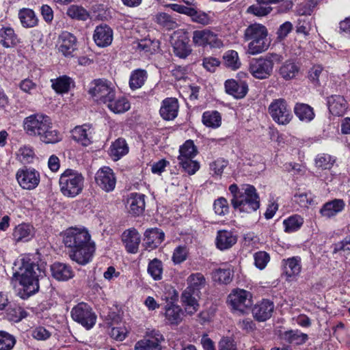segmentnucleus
<instances>
[{
    "label": "nucleus",
    "mask_w": 350,
    "mask_h": 350,
    "mask_svg": "<svg viewBox=\"0 0 350 350\" xmlns=\"http://www.w3.org/2000/svg\"><path fill=\"white\" fill-rule=\"evenodd\" d=\"M63 241L70 248L69 256L79 265H86L92 258L95 244L85 228L71 227L64 232Z\"/></svg>",
    "instance_id": "obj_1"
},
{
    "label": "nucleus",
    "mask_w": 350,
    "mask_h": 350,
    "mask_svg": "<svg viewBox=\"0 0 350 350\" xmlns=\"http://www.w3.org/2000/svg\"><path fill=\"white\" fill-rule=\"evenodd\" d=\"M24 129L31 136H38L46 144H55L62 140L59 132L53 129L51 118L43 114L31 115L24 120Z\"/></svg>",
    "instance_id": "obj_2"
},
{
    "label": "nucleus",
    "mask_w": 350,
    "mask_h": 350,
    "mask_svg": "<svg viewBox=\"0 0 350 350\" xmlns=\"http://www.w3.org/2000/svg\"><path fill=\"white\" fill-rule=\"evenodd\" d=\"M16 270L14 276L19 281L23 290L27 297L38 291V274L40 269L29 258H21L15 265Z\"/></svg>",
    "instance_id": "obj_3"
},
{
    "label": "nucleus",
    "mask_w": 350,
    "mask_h": 350,
    "mask_svg": "<svg viewBox=\"0 0 350 350\" xmlns=\"http://www.w3.org/2000/svg\"><path fill=\"white\" fill-rule=\"evenodd\" d=\"M268 31L265 26L259 23L249 25L244 31L245 41H250L247 53L254 55L266 51L270 46Z\"/></svg>",
    "instance_id": "obj_4"
},
{
    "label": "nucleus",
    "mask_w": 350,
    "mask_h": 350,
    "mask_svg": "<svg viewBox=\"0 0 350 350\" xmlns=\"http://www.w3.org/2000/svg\"><path fill=\"white\" fill-rule=\"evenodd\" d=\"M59 185L64 196L75 198L83 189L84 177L76 170L67 169L60 175Z\"/></svg>",
    "instance_id": "obj_5"
},
{
    "label": "nucleus",
    "mask_w": 350,
    "mask_h": 350,
    "mask_svg": "<svg viewBox=\"0 0 350 350\" xmlns=\"http://www.w3.org/2000/svg\"><path fill=\"white\" fill-rule=\"evenodd\" d=\"M282 59V56L276 53H268L264 57L253 58L250 62L249 71L256 79H267L272 74L274 64L280 62Z\"/></svg>",
    "instance_id": "obj_6"
},
{
    "label": "nucleus",
    "mask_w": 350,
    "mask_h": 350,
    "mask_svg": "<svg viewBox=\"0 0 350 350\" xmlns=\"http://www.w3.org/2000/svg\"><path fill=\"white\" fill-rule=\"evenodd\" d=\"M232 206L240 212L252 213L260 207L259 196L255 187L250 185H242L241 196L231 199Z\"/></svg>",
    "instance_id": "obj_7"
},
{
    "label": "nucleus",
    "mask_w": 350,
    "mask_h": 350,
    "mask_svg": "<svg viewBox=\"0 0 350 350\" xmlns=\"http://www.w3.org/2000/svg\"><path fill=\"white\" fill-rule=\"evenodd\" d=\"M198 150L192 140H187L179 148L178 161L179 165L189 175L194 174L199 169V163L193 160Z\"/></svg>",
    "instance_id": "obj_8"
},
{
    "label": "nucleus",
    "mask_w": 350,
    "mask_h": 350,
    "mask_svg": "<svg viewBox=\"0 0 350 350\" xmlns=\"http://www.w3.org/2000/svg\"><path fill=\"white\" fill-rule=\"evenodd\" d=\"M88 94L99 103L106 104L111 98H114L116 89L113 84L106 79H94L88 87Z\"/></svg>",
    "instance_id": "obj_9"
},
{
    "label": "nucleus",
    "mask_w": 350,
    "mask_h": 350,
    "mask_svg": "<svg viewBox=\"0 0 350 350\" xmlns=\"http://www.w3.org/2000/svg\"><path fill=\"white\" fill-rule=\"evenodd\" d=\"M231 309L241 314L247 312L253 304L252 294L243 289H235L228 297Z\"/></svg>",
    "instance_id": "obj_10"
},
{
    "label": "nucleus",
    "mask_w": 350,
    "mask_h": 350,
    "mask_svg": "<svg viewBox=\"0 0 350 350\" xmlns=\"http://www.w3.org/2000/svg\"><path fill=\"white\" fill-rule=\"evenodd\" d=\"M272 119L278 124L286 125L293 118L291 108L284 98L273 100L268 107Z\"/></svg>",
    "instance_id": "obj_11"
},
{
    "label": "nucleus",
    "mask_w": 350,
    "mask_h": 350,
    "mask_svg": "<svg viewBox=\"0 0 350 350\" xmlns=\"http://www.w3.org/2000/svg\"><path fill=\"white\" fill-rule=\"evenodd\" d=\"M72 319L80 323L87 329H90L95 325L96 315L92 308L87 304L81 302L75 306L71 310Z\"/></svg>",
    "instance_id": "obj_12"
},
{
    "label": "nucleus",
    "mask_w": 350,
    "mask_h": 350,
    "mask_svg": "<svg viewBox=\"0 0 350 350\" xmlns=\"http://www.w3.org/2000/svg\"><path fill=\"white\" fill-rule=\"evenodd\" d=\"M192 39L193 43L199 46H209L211 48L219 49L224 45L217 35L207 29L194 31Z\"/></svg>",
    "instance_id": "obj_13"
},
{
    "label": "nucleus",
    "mask_w": 350,
    "mask_h": 350,
    "mask_svg": "<svg viewBox=\"0 0 350 350\" xmlns=\"http://www.w3.org/2000/svg\"><path fill=\"white\" fill-rule=\"evenodd\" d=\"M95 182L98 187L105 192H111L116 188V177L112 169L104 166L95 174Z\"/></svg>",
    "instance_id": "obj_14"
},
{
    "label": "nucleus",
    "mask_w": 350,
    "mask_h": 350,
    "mask_svg": "<svg viewBox=\"0 0 350 350\" xmlns=\"http://www.w3.org/2000/svg\"><path fill=\"white\" fill-rule=\"evenodd\" d=\"M16 176L18 184L24 189H33L40 183V173L31 167L18 170Z\"/></svg>",
    "instance_id": "obj_15"
},
{
    "label": "nucleus",
    "mask_w": 350,
    "mask_h": 350,
    "mask_svg": "<svg viewBox=\"0 0 350 350\" xmlns=\"http://www.w3.org/2000/svg\"><path fill=\"white\" fill-rule=\"evenodd\" d=\"M164 340V336L159 331L152 329L147 332V338L135 343L134 350H160L161 343Z\"/></svg>",
    "instance_id": "obj_16"
},
{
    "label": "nucleus",
    "mask_w": 350,
    "mask_h": 350,
    "mask_svg": "<svg viewBox=\"0 0 350 350\" xmlns=\"http://www.w3.org/2000/svg\"><path fill=\"white\" fill-rule=\"evenodd\" d=\"M58 50L65 57H72L73 53L77 49L76 37L68 31H62L58 38Z\"/></svg>",
    "instance_id": "obj_17"
},
{
    "label": "nucleus",
    "mask_w": 350,
    "mask_h": 350,
    "mask_svg": "<svg viewBox=\"0 0 350 350\" xmlns=\"http://www.w3.org/2000/svg\"><path fill=\"white\" fill-rule=\"evenodd\" d=\"M274 311V304L269 299H262L257 303L252 309L254 319L258 322H264L269 319Z\"/></svg>",
    "instance_id": "obj_18"
},
{
    "label": "nucleus",
    "mask_w": 350,
    "mask_h": 350,
    "mask_svg": "<svg viewBox=\"0 0 350 350\" xmlns=\"http://www.w3.org/2000/svg\"><path fill=\"white\" fill-rule=\"evenodd\" d=\"M200 292L193 288H186L181 295V301L185 308V312L192 315L196 312L199 308L198 298L200 297Z\"/></svg>",
    "instance_id": "obj_19"
},
{
    "label": "nucleus",
    "mask_w": 350,
    "mask_h": 350,
    "mask_svg": "<svg viewBox=\"0 0 350 350\" xmlns=\"http://www.w3.org/2000/svg\"><path fill=\"white\" fill-rule=\"evenodd\" d=\"M145 195L131 193L126 200V207L130 214L134 216L142 215L145 209Z\"/></svg>",
    "instance_id": "obj_20"
},
{
    "label": "nucleus",
    "mask_w": 350,
    "mask_h": 350,
    "mask_svg": "<svg viewBox=\"0 0 350 350\" xmlns=\"http://www.w3.org/2000/svg\"><path fill=\"white\" fill-rule=\"evenodd\" d=\"M93 38L97 46L106 47L112 42L113 31L106 25L98 26L94 30Z\"/></svg>",
    "instance_id": "obj_21"
},
{
    "label": "nucleus",
    "mask_w": 350,
    "mask_h": 350,
    "mask_svg": "<svg viewBox=\"0 0 350 350\" xmlns=\"http://www.w3.org/2000/svg\"><path fill=\"white\" fill-rule=\"evenodd\" d=\"M122 240L128 252L131 254L137 252L141 238L137 230L131 228L125 230L122 235Z\"/></svg>",
    "instance_id": "obj_22"
},
{
    "label": "nucleus",
    "mask_w": 350,
    "mask_h": 350,
    "mask_svg": "<svg viewBox=\"0 0 350 350\" xmlns=\"http://www.w3.org/2000/svg\"><path fill=\"white\" fill-rule=\"evenodd\" d=\"M178 102L175 98H167L162 102L160 115L165 120H174L178 115Z\"/></svg>",
    "instance_id": "obj_23"
},
{
    "label": "nucleus",
    "mask_w": 350,
    "mask_h": 350,
    "mask_svg": "<svg viewBox=\"0 0 350 350\" xmlns=\"http://www.w3.org/2000/svg\"><path fill=\"white\" fill-rule=\"evenodd\" d=\"M345 206V203L342 199H334L325 203L319 211V213L323 217L330 219L342 212Z\"/></svg>",
    "instance_id": "obj_24"
},
{
    "label": "nucleus",
    "mask_w": 350,
    "mask_h": 350,
    "mask_svg": "<svg viewBox=\"0 0 350 350\" xmlns=\"http://www.w3.org/2000/svg\"><path fill=\"white\" fill-rule=\"evenodd\" d=\"M327 106L329 113L335 116H342L345 112L347 101L340 95H332L327 98Z\"/></svg>",
    "instance_id": "obj_25"
},
{
    "label": "nucleus",
    "mask_w": 350,
    "mask_h": 350,
    "mask_svg": "<svg viewBox=\"0 0 350 350\" xmlns=\"http://www.w3.org/2000/svg\"><path fill=\"white\" fill-rule=\"evenodd\" d=\"M237 241V236L228 230H219L216 237V246L220 250L232 247Z\"/></svg>",
    "instance_id": "obj_26"
},
{
    "label": "nucleus",
    "mask_w": 350,
    "mask_h": 350,
    "mask_svg": "<svg viewBox=\"0 0 350 350\" xmlns=\"http://www.w3.org/2000/svg\"><path fill=\"white\" fill-rule=\"evenodd\" d=\"M226 92L236 98H243L247 92V85L245 82H237L234 79H229L225 82Z\"/></svg>",
    "instance_id": "obj_27"
},
{
    "label": "nucleus",
    "mask_w": 350,
    "mask_h": 350,
    "mask_svg": "<svg viewBox=\"0 0 350 350\" xmlns=\"http://www.w3.org/2000/svg\"><path fill=\"white\" fill-rule=\"evenodd\" d=\"M145 244L150 250L157 248L164 240L165 234L159 228L148 229L145 232Z\"/></svg>",
    "instance_id": "obj_28"
},
{
    "label": "nucleus",
    "mask_w": 350,
    "mask_h": 350,
    "mask_svg": "<svg viewBox=\"0 0 350 350\" xmlns=\"http://www.w3.org/2000/svg\"><path fill=\"white\" fill-rule=\"evenodd\" d=\"M52 275L59 281H66L74 275L71 267L64 263L55 262L51 267Z\"/></svg>",
    "instance_id": "obj_29"
},
{
    "label": "nucleus",
    "mask_w": 350,
    "mask_h": 350,
    "mask_svg": "<svg viewBox=\"0 0 350 350\" xmlns=\"http://www.w3.org/2000/svg\"><path fill=\"white\" fill-rule=\"evenodd\" d=\"M72 136L74 140L85 146L92 142V131L88 125L76 126L72 131Z\"/></svg>",
    "instance_id": "obj_30"
},
{
    "label": "nucleus",
    "mask_w": 350,
    "mask_h": 350,
    "mask_svg": "<svg viewBox=\"0 0 350 350\" xmlns=\"http://www.w3.org/2000/svg\"><path fill=\"white\" fill-rule=\"evenodd\" d=\"M282 266L284 273L288 278L297 276L301 269V258L296 256L283 260Z\"/></svg>",
    "instance_id": "obj_31"
},
{
    "label": "nucleus",
    "mask_w": 350,
    "mask_h": 350,
    "mask_svg": "<svg viewBox=\"0 0 350 350\" xmlns=\"http://www.w3.org/2000/svg\"><path fill=\"white\" fill-rule=\"evenodd\" d=\"M18 18L25 28H32L38 25V18L35 12L29 8H22L18 11Z\"/></svg>",
    "instance_id": "obj_32"
},
{
    "label": "nucleus",
    "mask_w": 350,
    "mask_h": 350,
    "mask_svg": "<svg viewBox=\"0 0 350 350\" xmlns=\"http://www.w3.org/2000/svg\"><path fill=\"white\" fill-rule=\"evenodd\" d=\"M19 42L16 34L11 27L0 29V44L5 48L14 47Z\"/></svg>",
    "instance_id": "obj_33"
},
{
    "label": "nucleus",
    "mask_w": 350,
    "mask_h": 350,
    "mask_svg": "<svg viewBox=\"0 0 350 350\" xmlns=\"http://www.w3.org/2000/svg\"><path fill=\"white\" fill-rule=\"evenodd\" d=\"M33 236V228L27 224H21L15 227L13 232L14 239L16 242L28 241Z\"/></svg>",
    "instance_id": "obj_34"
},
{
    "label": "nucleus",
    "mask_w": 350,
    "mask_h": 350,
    "mask_svg": "<svg viewBox=\"0 0 350 350\" xmlns=\"http://www.w3.org/2000/svg\"><path fill=\"white\" fill-rule=\"evenodd\" d=\"M108 109L114 113H122L127 111L130 107V103L123 96L111 98L110 101H107L105 104Z\"/></svg>",
    "instance_id": "obj_35"
},
{
    "label": "nucleus",
    "mask_w": 350,
    "mask_h": 350,
    "mask_svg": "<svg viewBox=\"0 0 350 350\" xmlns=\"http://www.w3.org/2000/svg\"><path fill=\"white\" fill-rule=\"evenodd\" d=\"M129 152V147L126 140L118 138L111 146L109 154L113 161L119 160Z\"/></svg>",
    "instance_id": "obj_36"
},
{
    "label": "nucleus",
    "mask_w": 350,
    "mask_h": 350,
    "mask_svg": "<svg viewBox=\"0 0 350 350\" xmlns=\"http://www.w3.org/2000/svg\"><path fill=\"white\" fill-rule=\"evenodd\" d=\"M282 338L288 343L300 345L306 342L308 336L306 334L302 333L298 329H291L282 333Z\"/></svg>",
    "instance_id": "obj_37"
},
{
    "label": "nucleus",
    "mask_w": 350,
    "mask_h": 350,
    "mask_svg": "<svg viewBox=\"0 0 350 350\" xmlns=\"http://www.w3.org/2000/svg\"><path fill=\"white\" fill-rule=\"evenodd\" d=\"M294 112L297 117L303 122H309L314 118L313 108L304 103H297L294 107Z\"/></svg>",
    "instance_id": "obj_38"
},
{
    "label": "nucleus",
    "mask_w": 350,
    "mask_h": 350,
    "mask_svg": "<svg viewBox=\"0 0 350 350\" xmlns=\"http://www.w3.org/2000/svg\"><path fill=\"white\" fill-rule=\"evenodd\" d=\"M147 72L145 70L137 69L131 72L129 79V86L132 90L140 88L147 79Z\"/></svg>",
    "instance_id": "obj_39"
},
{
    "label": "nucleus",
    "mask_w": 350,
    "mask_h": 350,
    "mask_svg": "<svg viewBox=\"0 0 350 350\" xmlns=\"http://www.w3.org/2000/svg\"><path fill=\"white\" fill-rule=\"evenodd\" d=\"M304 218L299 215H293L283 221L284 232L291 233L297 231L304 224Z\"/></svg>",
    "instance_id": "obj_40"
},
{
    "label": "nucleus",
    "mask_w": 350,
    "mask_h": 350,
    "mask_svg": "<svg viewBox=\"0 0 350 350\" xmlns=\"http://www.w3.org/2000/svg\"><path fill=\"white\" fill-rule=\"evenodd\" d=\"M202 121L206 126L216 129L221 125V117L217 111H208L204 112Z\"/></svg>",
    "instance_id": "obj_41"
},
{
    "label": "nucleus",
    "mask_w": 350,
    "mask_h": 350,
    "mask_svg": "<svg viewBox=\"0 0 350 350\" xmlns=\"http://www.w3.org/2000/svg\"><path fill=\"white\" fill-rule=\"evenodd\" d=\"M147 271L154 280H161L163 271L162 262L157 258H154L148 263Z\"/></svg>",
    "instance_id": "obj_42"
},
{
    "label": "nucleus",
    "mask_w": 350,
    "mask_h": 350,
    "mask_svg": "<svg viewBox=\"0 0 350 350\" xmlns=\"http://www.w3.org/2000/svg\"><path fill=\"white\" fill-rule=\"evenodd\" d=\"M297 66L291 62H286L280 68L279 74L285 80H290L294 78L298 73Z\"/></svg>",
    "instance_id": "obj_43"
},
{
    "label": "nucleus",
    "mask_w": 350,
    "mask_h": 350,
    "mask_svg": "<svg viewBox=\"0 0 350 350\" xmlns=\"http://www.w3.org/2000/svg\"><path fill=\"white\" fill-rule=\"evenodd\" d=\"M66 14L70 18L79 21H86L90 17V14L86 10L77 5H72L68 7Z\"/></svg>",
    "instance_id": "obj_44"
},
{
    "label": "nucleus",
    "mask_w": 350,
    "mask_h": 350,
    "mask_svg": "<svg viewBox=\"0 0 350 350\" xmlns=\"http://www.w3.org/2000/svg\"><path fill=\"white\" fill-rule=\"evenodd\" d=\"M70 78L67 76H62L56 79H51L52 88L57 93L67 92L70 89Z\"/></svg>",
    "instance_id": "obj_45"
},
{
    "label": "nucleus",
    "mask_w": 350,
    "mask_h": 350,
    "mask_svg": "<svg viewBox=\"0 0 350 350\" xmlns=\"http://www.w3.org/2000/svg\"><path fill=\"white\" fill-rule=\"evenodd\" d=\"M182 310L178 306L172 305L166 308L165 317L171 324H178L181 321Z\"/></svg>",
    "instance_id": "obj_46"
},
{
    "label": "nucleus",
    "mask_w": 350,
    "mask_h": 350,
    "mask_svg": "<svg viewBox=\"0 0 350 350\" xmlns=\"http://www.w3.org/2000/svg\"><path fill=\"white\" fill-rule=\"evenodd\" d=\"M187 288H193L200 291V288L205 285V278L201 273H196L190 275L187 280Z\"/></svg>",
    "instance_id": "obj_47"
},
{
    "label": "nucleus",
    "mask_w": 350,
    "mask_h": 350,
    "mask_svg": "<svg viewBox=\"0 0 350 350\" xmlns=\"http://www.w3.org/2000/svg\"><path fill=\"white\" fill-rule=\"evenodd\" d=\"M225 64L232 70H237L241 66V62L239 58L238 53L230 50L227 51L224 55Z\"/></svg>",
    "instance_id": "obj_48"
},
{
    "label": "nucleus",
    "mask_w": 350,
    "mask_h": 350,
    "mask_svg": "<svg viewBox=\"0 0 350 350\" xmlns=\"http://www.w3.org/2000/svg\"><path fill=\"white\" fill-rule=\"evenodd\" d=\"M214 281L221 284H229L232 281V273L229 268L216 269L213 273Z\"/></svg>",
    "instance_id": "obj_49"
},
{
    "label": "nucleus",
    "mask_w": 350,
    "mask_h": 350,
    "mask_svg": "<svg viewBox=\"0 0 350 350\" xmlns=\"http://www.w3.org/2000/svg\"><path fill=\"white\" fill-rule=\"evenodd\" d=\"M173 50L174 54L180 58H185L191 51L189 45L182 40H178L174 42Z\"/></svg>",
    "instance_id": "obj_50"
},
{
    "label": "nucleus",
    "mask_w": 350,
    "mask_h": 350,
    "mask_svg": "<svg viewBox=\"0 0 350 350\" xmlns=\"http://www.w3.org/2000/svg\"><path fill=\"white\" fill-rule=\"evenodd\" d=\"M16 342L14 336L6 332L0 331V350H12Z\"/></svg>",
    "instance_id": "obj_51"
},
{
    "label": "nucleus",
    "mask_w": 350,
    "mask_h": 350,
    "mask_svg": "<svg viewBox=\"0 0 350 350\" xmlns=\"http://www.w3.org/2000/svg\"><path fill=\"white\" fill-rule=\"evenodd\" d=\"M335 163V159L327 154H319L316 159V166L323 170L330 169Z\"/></svg>",
    "instance_id": "obj_52"
},
{
    "label": "nucleus",
    "mask_w": 350,
    "mask_h": 350,
    "mask_svg": "<svg viewBox=\"0 0 350 350\" xmlns=\"http://www.w3.org/2000/svg\"><path fill=\"white\" fill-rule=\"evenodd\" d=\"M156 21L158 24L167 29H174L177 27L175 21L169 14L164 12L158 14L156 16Z\"/></svg>",
    "instance_id": "obj_53"
},
{
    "label": "nucleus",
    "mask_w": 350,
    "mask_h": 350,
    "mask_svg": "<svg viewBox=\"0 0 350 350\" xmlns=\"http://www.w3.org/2000/svg\"><path fill=\"white\" fill-rule=\"evenodd\" d=\"M17 157L22 163H30L33 162L35 154L30 146H24L18 150Z\"/></svg>",
    "instance_id": "obj_54"
},
{
    "label": "nucleus",
    "mask_w": 350,
    "mask_h": 350,
    "mask_svg": "<svg viewBox=\"0 0 350 350\" xmlns=\"http://www.w3.org/2000/svg\"><path fill=\"white\" fill-rule=\"evenodd\" d=\"M27 312L21 307L12 308L9 307L7 310L8 319L14 322H19L23 319L27 317Z\"/></svg>",
    "instance_id": "obj_55"
},
{
    "label": "nucleus",
    "mask_w": 350,
    "mask_h": 350,
    "mask_svg": "<svg viewBox=\"0 0 350 350\" xmlns=\"http://www.w3.org/2000/svg\"><path fill=\"white\" fill-rule=\"evenodd\" d=\"M294 200L302 208H307L313 203V196L309 193H300L294 196Z\"/></svg>",
    "instance_id": "obj_56"
},
{
    "label": "nucleus",
    "mask_w": 350,
    "mask_h": 350,
    "mask_svg": "<svg viewBox=\"0 0 350 350\" xmlns=\"http://www.w3.org/2000/svg\"><path fill=\"white\" fill-rule=\"evenodd\" d=\"M215 213L218 215H225L228 213L229 206L227 200L223 197L215 200L213 204Z\"/></svg>",
    "instance_id": "obj_57"
},
{
    "label": "nucleus",
    "mask_w": 350,
    "mask_h": 350,
    "mask_svg": "<svg viewBox=\"0 0 350 350\" xmlns=\"http://www.w3.org/2000/svg\"><path fill=\"white\" fill-rule=\"evenodd\" d=\"M188 255V250L186 246H178L173 252L172 257L174 264H180L186 260Z\"/></svg>",
    "instance_id": "obj_58"
},
{
    "label": "nucleus",
    "mask_w": 350,
    "mask_h": 350,
    "mask_svg": "<svg viewBox=\"0 0 350 350\" xmlns=\"http://www.w3.org/2000/svg\"><path fill=\"white\" fill-rule=\"evenodd\" d=\"M190 16L193 22L203 25H207L210 24L211 21V17L208 14L201 11H197L194 8Z\"/></svg>",
    "instance_id": "obj_59"
},
{
    "label": "nucleus",
    "mask_w": 350,
    "mask_h": 350,
    "mask_svg": "<svg viewBox=\"0 0 350 350\" xmlns=\"http://www.w3.org/2000/svg\"><path fill=\"white\" fill-rule=\"evenodd\" d=\"M254 264L257 268L262 270L269 261V255L265 252H258L254 254Z\"/></svg>",
    "instance_id": "obj_60"
},
{
    "label": "nucleus",
    "mask_w": 350,
    "mask_h": 350,
    "mask_svg": "<svg viewBox=\"0 0 350 350\" xmlns=\"http://www.w3.org/2000/svg\"><path fill=\"white\" fill-rule=\"evenodd\" d=\"M264 3H258V5H253L248 8L247 12L253 14L258 16H264L269 14L271 11L270 6H263Z\"/></svg>",
    "instance_id": "obj_61"
},
{
    "label": "nucleus",
    "mask_w": 350,
    "mask_h": 350,
    "mask_svg": "<svg viewBox=\"0 0 350 350\" xmlns=\"http://www.w3.org/2000/svg\"><path fill=\"white\" fill-rule=\"evenodd\" d=\"M227 165V161L218 159L210 164V168L213 172L214 175L221 176Z\"/></svg>",
    "instance_id": "obj_62"
},
{
    "label": "nucleus",
    "mask_w": 350,
    "mask_h": 350,
    "mask_svg": "<svg viewBox=\"0 0 350 350\" xmlns=\"http://www.w3.org/2000/svg\"><path fill=\"white\" fill-rule=\"evenodd\" d=\"M19 88L23 92L32 94L37 88V84L29 79H25L20 82Z\"/></svg>",
    "instance_id": "obj_63"
},
{
    "label": "nucleus",
    "mask_w": 350,
    "mask_h": 350,
    "mask_svg": "<svg viewBox=\"0 0 350 350\" xmlns=\"http://www.w3.org/2000/svg\"><path fill=\"white\" fill-rule=\"evenodd\" d=\"M334 252H340L344 256L350 254V240L344 239L342 241L336 243L334 247Z\"/></svg>",
    "instance_id": "obj_64"
}]
</instances>
